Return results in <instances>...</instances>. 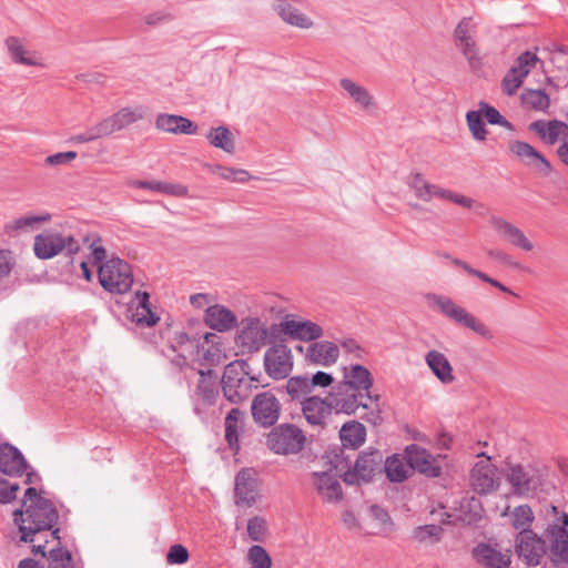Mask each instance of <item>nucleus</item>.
Instances as JSON below:
<instances>
[{"mask_svg": "<svg viewBox=\"0 0 568 568\" xmlns=\"http://www.w3.org/2000/svg\"><path fill=\"white\" fill-rule=\"evenodd\" d=\"M266 521L262 517L254 516L248 519L247 534L252 540L262 541L266 534Z\"/></svg>", "mask_w": 568, "mask_h": 568, "instance_id": "4d7b16f0", "label": "nucleus"}, {"mask_svg": "<svg viewBox=\"0 0 568 568\" xmlns=\"http://www.w3.org/2000/svg\"><path fill=\"white\" fill-rule=\"evenodd\" d=\"M509 150L526 165L534 166L540 174L548 176L551 173L550 162L529 143L514 141L510 143Z\"/></svg>", "mask_w": 568, "mask_h": 568, "instance_id": "393cba45", "label": "nucleus"}, {"mask_svg": "<svg viewBox=\"0 0 568 568\" xmlns=\"http://www.w3.org/2000/svg\"><path fill=\"white\" fill-rule=\"evenodd\" d=\"M135 298L138 300V306L132 314V320L140 326L151 327L155 325L160 317L151 310L149 293L139 291L135 293Z\"/></svg>", "mask_w": 568, "mask_h": 568, "instance_id": "ea45409f", "label": "nucleus"}, {"mask_svg": "<svg viewBox=\"0 0 568 568\" xmlns=\"http://www.w3.org/2000/svg\"><path fill=\"white\" fill-rule=\"evenodd\" d=\"M244 412L237 407H233L224 419L225 439L230 449L237 452L240 449V429L242 428Z\"/></svg>", "mask_w": 568, "mask_h": 568, "instance_id": "4c0bfd02", "label": "nucleus"}, {"mask_svg": "<svg viewBox=\"0 0 568 568\" xmlns=\"http://www.w3.org/2000/svg\"><path fill=\"white\" fill-rule=\"evenodd\" d=\"M425 362L430 368L432 373L443 384H450L455 381L453 366L443 353L432 349L426 354Z\"/></svg>", "mask_w": 568, "mask_h": 568, "instance_id": "e433bc0d", "label": "nucleus"}, {"mask_svg": "<svg viewBox=\"0 0 568 568\" xmlns=\"http://www.w3.org/2000/svg\"><path fill=\"white\" fill-rule=\"evenodd\" d=\"M383 471L389 481L402 483L408 478L410 468L405 458L395 454L384 459Z\"/></svg>", "mask_w": 568, "mask_h": 568, "instance_id": "79ce46f5", "label": "nucleus"}, {"mask_svg": "<svg viewBox=\"0 0 568 568\" xmlns=\"http://www.w3.org/2000/svg\"><path fill=\"white\" fill-rule=\"evenodd\" d=\"M19 489L18 483H10L4 478H0V504L7 505L13 501Z\"/></svg>", "mask_w": 568, "mask_h": 568, "instance_id": "052dcab7", "label": "nucleus"}, {"mask_svg": "<svg viewBox=\"0 0 568 568\" xmlns=\"http://www.w3.org/2000/svg\"><path fill=\"white\" fill-rule=\"evenodd\" d=\"M33 250L38 258L49 260L63 250L68 255L73 256L80 251V244L72 235L47 231L34 237ZM71 262H73V257H71Z\"/></svg>", "mask_w": 568, "mask_h": 568, "instance_id": "1a4fd4ad", "label": "nucleus"}, {"mask_svg": "<svg viewBox=\"0 0 568 568\" xmlns=\"http://www.w3.org/2000/svg\"><path fill=\"white\" fill-rule=\"evenodd\" d=\"M273 428L266 436V446L276 455H296L305 443L306 436L304 432L296 425L283 423Z\"/></svg>", "mask_w": 568, "mask_h": 568, "instance_id": "20e7f679", "label": "nucleus"}, {"mask_svg": "<svg viewBox=\"0 0 568 568\" xmlns=\"http://www.w3.org/2000/svg\"><path fill=\"white\" fill-rule=\"evenodd\" d=\"M220 378L213 369H200L199 379L192 395L193 412L202 420H206V412L203 407L213 406L220 396Z\"/></svg>", "mask_w": 568, "mask_h": 568, "instance_id": "6e6552de", "label": "nucleus"}, {"mask_svg": "<svg viewBox=\"0 0 568 568\" xmlns=\"http://www.w3.org/2000/svg\"><path fill=\"white\" fill-rule=\"evenodd\" d=\"M486 254L505 264V265H508V266H511V267H518L519 264L513 258L511 255H509L508 253L504 252L503 250H499V248H488L486 250Z\"/></svg>", "mask_w": 568, "mask_h": 568, "instance_id": "774afa93", "label": "nucleus"}, {"mask_svg": "<svg viewBox=\"0 0 568 568\" xmlns=\"http://www.w3.org/2000/svg\"><path fill=\"white\" fill-rule=\"evenodd\" d=\"M538 58L535 53L530 51H525L521 53L515 64L508 70L506 75L503 79L501 87L503 91L507 95H513L520 88L524 82V79L528 75L530 68H532Z\"/></svg>", "mask_w": 568, "mask_h": 568, "instance_id": "412c9836", "label": "nucleus"}, {"mask_svg": "<svg viewBox=\"0 0 568 568\" xmlns=\"http://www.w3.org/2000/svg\"><path fill=\"white\" fill-rule=\"evenodd\" d=\"M489 222L494 230L511 245L527 252L534 248V244L528 240L524 232L505 219L491 216Z\"/></svg>", "mask_w": 568, "mask_h": 568, "instance_id": "c756f323", "label": "nucleus"}, {"mask_svg": "<svg viewBox=\"0 0 568 568\" xmlns=\"http://www.w3.org/2000/svg\"><path fill=\"white\" fill-rule=\"evenodd\" d=\"M196 336L193 339H197L196 347L199 354L201 353L202 359L211 366L220 364L221 359L225 356L222 343L217 342L220 337L209 332L202 335L196 334Z\"/></svg>", "mask_w": 568, "mask_h": 568, "instance_id": "7c9ffc66", "label": "nucleus"}, {"mask_svg": "<svg viewBox=\"0 0 568 568\" xmlns=\"http://www.w3.org/2000/svg\"><path fill=\"white\" fill-rule=\"evenodd\" d=\"M250 365L244 359H236L224 367L220 384L224 398L231 404L237 405L244 402L257 388L258 381L250 376Z\"/></svg>", "mask_w": 568, "mask_h": 568, "instance_id": "7ed1b4c3", "label": "nucleus"}, {"mask_svg": "<svg viewBox=\"0 0 568 568\" xmlns=\"http://www.w3.org/2000/svg\"><path fill=\"white\" fill-rule=\"evenodd\" d=\"M506 480L511 486V493L521 497L535 496L541 485L537 470L520 464L509 466Z\"/></svg>", "mask_w": 568, "mask_h": 568, "instance_id": "2eb2a0df", "label": "nucleus"}, {"mask_svg": "<svg viewBox=\"0 0 568 568\" xmlns=\"http://www.w3.org/2000/svg\"><path fill=\"white\" fill-rule=\"evenodd\" d=\"M384 456L378 449H372L361 453L352 469L345 471L343 480L349 485H361L369 483L376 475L383 473Z\"/></svg>", "mask_w": 568, "mask_h": 568, "instance_id": "9d476101", "label": "nucleus"}, {"mask_svg": "<svg viewBox=\"0 0 568 568\" xmlns=\"http://www.w3.org/2000/svg\"><path fill=\"white\" fill-rule=\"evenodd\" d=\"M264 368L273 379L286 378L293 369V355L285 344H275L264 354Z\"/></svg>", "mask_w": 568, "mask_h": 568, "instance_id": "dca6fc26", "label": "nucleus"}, {"mask_svg": "<svg viewBox=\"0 0 568 568\" xmlns=\"http://www.w3.org/2000/svg\"><path fill=\"white\" fill-rule=\"evenodd\" d=\"M90 250H91L92 264L98 265V267H100V265H103L104 264L103 261L106 257V250L104 248V246L102 244L101 237H99V236L93 237V240L90 244Z\"/></svg>", "mask_w": 568, "mask_h": 568, "instance_id": "e2e57ef3", "label": "nucleus"}, {"mask_svg": "<svg viewBox=\"0 0 568 568\" xmlns=\"http://www.w3.org/2000/svg\"><path fill=\"white\" fill-rule=\"evenodd\" d=\"M24 497L26 509H16L13 521L18 526L20 541L32 542L37 534L50 530L57 525L59 513L49 499L39 495L34 487H29Z\"/></svg>", "mask_w": 568, "mask_h": 568, "instance_id": "f257e3e1", "label": "nucleus"}, {"mask_svg": "<svg viewBox=\"0 0 568 568\" xmlns=\"http://www.w3.org/2000/svg\"><path fill=\"white\" fill-rule=\"evenodd\" d=\"M268 331L258 317H245L236 332L235 343L243 354L258 352L267 343Z\"/></svg>", "mask_w": 568, "mask_h": 568, "instance_id": "f8f14e48", "label": "nucleus"}, {"mask_svg": "<svg viewBox=\"0 0 568 568\" xmlns=\"http://www.w3.org/2000/svg\"><path fill=\"white\" fill-rule=\"evenodd\" d=\"M434 196L450 201L464 207H473L475 201L471 197L455 193L450 190L443 189L436 184L427 183L424 190L418 194V199L429 202Z\"/></svg>", "mask_w": 568, "mask_h": 568, "instance_id": "c9c22d12", "label": "nucleus"}, {"mask_svg": "<svg viewBox=\"0 0 568 568\" xmlns=\"http://www.w3.org/2000/svg\"><path fill=\"white\" fill-rule=\"evenodd\" d=\"M346 448L343 445L342 446H335L329 449L328 452V459L332 467L344 475L345 471H348V469H352V457L346 454Z\"/></svg>", "mask_w": 568, "mask_h": 568, "instance_id": "49530a36", "label": "nucleus"}, {"mask_svg": "<svg viewBox=\"0 0 568 568\" xmlns=\"http://www.w3.org/2000/svg\"><path fill=\"white\" fill-rule=\"evenodd\" d=\"M466 121L469 131L471 132L473 136L477 141H484L487 135V130L485 128V123L481 119L480 111H468L466 114Z\"/></svg>", "mask_w": 568, "mask_h": 568, "instance_id": "864d4df0", "label": "nucleus"}, {"mask_svg": "<svg viewBox=\"0 0 568 568\" xmlns=\"http://www.w3.org/2000/svg\"><path fill=\"white\" fill-rule=\"evenodd\" d=\"M535 519L532 509L528 505L517 506L513 511V527L519 531H532L530 526Z\"/></svg>", "mask_w": 568, "mask_h": 568, "instance_id": "09e8293b", "label": "nucleus"}, {"mask_svg": "<svg viewBox=\"0 0 568 568\" xmlns=\"http://www.w3.org/2000/svg\"><path fill=\"white\" fill-rule=\"evenodd\" d=\"M282 405L272 392L256 394L251 403V413L255 424L261 427L274 426L281 416Z\"/></svg>", "mask_w": 568, "mask_h": 568, "instance_id": "4468645a", "label": "nucleus"}, {"mask_svg": "<svg viewBox=\"0 0 568 568\" xmlns=\"http://www.w3.org/2000/svg\"><path fill=\"white\" fill-rule=\"evenodd\" d=\"M235 503L236 505L252 506L257 496L256 481L251 470L242 469L235 476Z\"/></svg>", "mask_w": 568, "mask_h": 568, "instance_id": "72a5a7b5", "label": "nucleus"}, {"mask_svg": "<svg viewBox=\"0 0 568 568\" xmlns=\"http://www.w3.org/2000/svg\"><path fill=\"white\" fill-rule=\"evenodd\" d=\"M546 540L534 531H519L515 538V550L528 566H538L546 555Z\"/></svg>", "mask_w": 568, "mask_h": 568, "instance_id": "a211bd4d", "label": "nucleus"}, {"mask_svg": "<svg viewBox=\"0 0 568 568\" xmlns=\"http://www.w3.org/2000/svg\"><path fill=\"white\" fill-rule=\"evenodd\" d=\"M405 455L410 470L416 469L429 477L440 475V467L434 464L432 455L425 448L410 444L405 448Z\"/></svg>", "mask_w": 568, "mask_h": 568, "instance_id": "bb28decb", "label": "nucleus"}, {"mask_svg": "<svg viewBox=\"0 0 568 568\" xmlns=\"http://www.w3.org/2000/svg\"><path fill=\"white\" fill-rule=\"evenodd\" d=\"M477 456L485 459L474 465L470 471V485L476 493L487 495L495 491L499 486L497 467L490 463V457L485 453H480Z\"/></svg>", "mask_w": 568, "mask_h": 568, "instance_id": "f3484780", "label": "nucleus"}, {"mask_svg": "<svg viewBox=\"0 0 568 568\" xmlns=\"http://www.w3.org/2000/svg\"><path fill=\"white\" fill-rule=\"evenodd\" d=\"M545 538L549 544L546 554L554 568L568 567V514L562 513L554 523L549 524Z\"/></svg>", "mask_w": 568, "mask_h": 568, "instance_id": "0eeeda50", "label": "nucleus"}, {"mask_svg": "<svg viewBox=\"0 0 568 568\" xmlns=\"http://www.w3.org/2000/svg\"><path fill=\"white\" fill-rule=\"evenodd\" d=\"M545 144L554 145L561 142L557 155L568 166V124L559 120H536L528 126Z\"/></svg>", "mask_w": 568, "mask_h": 568, "instance_id": "9b49d317", "label": "nucleus"}, {"mask_svg": "<svg viewBox=\"0 0 568 568\" xmlns=\"http://www.w3.org/2000/svg\"><path fill=\"white\" fill-rule=\"evenodd\" d=\"M247 559L253 568H271L272 559L267 551L258 545H253L247 552Z\"/></svg>", "mask_w": 568, "mask_h": 568, "instance_id": "5fc2aeb1", "label": "nucleus"}, {"mask_svg": "<svg viewBox=\"0 0 568 568\" xmlns=\"http://www.w3.org/2000/svg\"><path fill=\"white\" fill-rule=\"evenodd\" d=\"M190 558L189 550L180 544L172 545L166 554V562L169 565H182Z\"/></svg>", "mask_w": 568, "mask_h": 568, "instance_id": "bf43d9fd", "label": "nucleus"}, {"mask_svg": "<svg viewBox=\"0 0 568 568\" xmlns=\"http://www.w3.org/2000/svg\"><path fill=\"white\" fill-rule=\"evenodd\" d=\"M296 351L304 355V359L313 365L329 367L339 356L338 346L329 341H314L307 346L298 345Z\"/></svg>", "mask_w": 568, "mask_h": 568, "instance_id": "6ab92c4d", "label": "nucleus"}, {"mask_svg": "<svg viewBox=\"0 0 568 568\" xmlns=\"http://www.w3.org/2000/svg\"><path fill=\"white\" fill-rule=\"evenodd\" d=\"M313 486L325 503L335 504L343 499L341 483L327 471L313 473Z\"/></svg>", "mask_w": 568, "mask_h": 568, "instance_id": "cd10ccee", "label": "nucleus"}, {"mask_svg": "<svg viewBox=\"0 0 568 568\" xmlns=\"http://www.w3.org/2000/svg\"><path fill=\"white\" fill-rule=\"evenodd\" d=\"M4 42L9 55L14 63L32 67L40 65L36 59V54L33 52H29L19 38L8 37Z\"/></svg>", "mask_w": 568, "mask_h": 568, "instance_id": "37998d69", "label": "nucleus"}, {"mask_svg": "<svg viewBox=\"0 0 568 568\" xmlns=\"http://www.w3.org/2000/svg\"><path fill=\"white\" fill-rule=\"evenodd\" d=\"M105 138L100 122L87 129V131L73 135L70 141L73 143H89L98 139Z\"/></svg>", "mask_w": 568, "mask_h": 568, "instance_id": "13d9d810", "label": "nucleus"}, {"mask_svg": "<svg viewBox=\"0 0 568 568\" xmlns=\"http://www.w3.org/2000/svg\"><path fill=\"white\" fill-rule=\"evenodd\" d=\"M427 300L433 306H436L440 313L455 323L474 331L487 339L493 337L491 332L484 323L470 314L466 308L456 304L450 297L432 293L427 295Z\"/></svg>", "mask_w": 568, "mask_h": 568, "instance_id": "423d86ee", "label": "nucleus"}, {"mask_svg": "<svg viewBox=\"0 0 568 568\" xmlns=\"http://www.w3.org/2000/svg\"><path fill=\"white\" fill-rule=\"evenodd\" d=\"M301 409L307 424L318 427H324L334 412L329 396L323 398L317 395H312L310 398L303 400Z\"/></svg>", "mask_w": 568, "mask_h": 568, "instance_id": "4be33fe9", "label": "nucleus"}, {"mask_svg": "<svg viewBox=\"0 0 568 568\" xmlns=\"http://www.w3.org/2000/svg\"><path fill=\"white\" fill-rule=\"evenodd\" d=\"M51 219L49 213L43 215H28L18 217L6 224L4 230L8 234H12L14 232L21 230L33 229V226L40 222H47Z\"/></svg>", "mask_w": 568, "mask_h": 568, "instance_id": "8fccbe9b", "label": "nucleus"}, {"mask_svg": "<svg viewBox=\"0 0 568 568\" xmlns=\"http://www.w3.org/2000/svg\"><path fill=\"white\" fill-rule=\"evenodd\" d=\"M308 382L312 387V390H314L315 387L326 388L332 386V384L334 383V377L329 373L318 371L315 374H313L312 377H308Z\"/></svg>", "mask_w": 568, "mask_h": 568, "instance_id": "69168bd1", "label": "nucleus"}, {"mask_svg": "<svg viewBox=\"0 0 568 568\" xmlns=\"http://www.w3.org/2000/svg\"><path fill=\"white\" fill-rule=\"evenodd\" d=\"M144 118V108L141 105L121 108L118 112L100 121L105 136L121 131Z\"/></svg>", "mask_w": 568, "mask_h": 568, "instance_id": "b1692460", "label": "nucleus"}, {"mask_svg": "<svg viewBox=\"0 0 568 568\" xmlns=\"http://www.w3.org/2000/svg\"><path fill=\"white\" fill-rule=\"evenodd\" d=\"M132 186L138 189H146L159 193L184 196L187 193V189L181 184L165 183L161 181H134Z\"/></svg>", "mask_w": 568, "mask_h": 568, "instance_id": "a18cd8bd", "label": "nucleus"}, {"mask_svg": "<svg viewBox=\"0 0 568 568\" xmlns=\"http://www.w3.org/2000/svg\"><path fill=\"white\" fill-rule=\"evenodd\" d=\"M343 371V379L339 383L361 393L372 394L374 378L368 368L361 364H351Z\"/></svg>", "mask_w": 568, "mask_h": 568, "instance_id": "c85d7f7f", "label": "nucleus"}, {"mask_svg": "<svg viewBox=\"0 0 568 568\" xmlns=\"http://www.w3.org/2000/svg\"><path fill=\"white\" fill-rule=\"evenodd\" d=\"M272 9L280 19L295 28L311 29L314 26L313 20L297 9L294 3L302 4L305 0H273Z\"/></svg>", "mask_w": 568, "mask_h": 568, "instance_id": "5701e85b", "label": "nucleus"}, {"mask_svg": "<svg viewBox=\"0 0 568 568\" xmlns=\"http://www.w3.org/2000/svg\"><path fill=\"white\" fill-rule=\"evenodd\" d=\"M479 111L480 113H484L489 124H498L506 129L511 128V123L506 118H504L496 108L487 104L486 102H479Z\"/></svg>", "mask_w": 568, "mask_h": 568, "instance_id": "6e6d98bb", "label": "nucleus"}, {"mask_svg": "<svg viewBox=\"0 0 568 568\" xmlns=\"http://www.w3.org/2000/svg\"><path fill=\"white\" fill-rule=\"evenodd\" d=\"M101 286L111 294H124L132 287L131 266L120 257H111L98 268Z\"/></svg>", "mask_w": 568, "mask_h": 568, "instance_id": "39448f33", "label": "nucleus"}, {"mask_svg": "<svg viewBox=\"0 0 568 568\" xmlns=\"http://www.w3.org/2000/svg\"><path fill=\"white\" fill-rule=\"evenodd\" d=\"M22 453L11 444L0 445V471L10 477L22 476L28 469Z\"/></svg>", "mask_w": 568, "mask_h": 568, "instance_id": "a878e982", "label": "nucleus"}, {"mask_svg": "<svg viewBox=\"0 0 568 568\" xmlns=\"http://www.w3.org/2000/svg\"><path fill=\"white\" fill-rule=\"evenodd\" d=\"M475 24L471 18H463L454 30V39L463 55L468 62L471 71H478L483 67L481 57L474 39Z\"/></svg>", "mask_w": 568, "mask_h": 568, "instance_id": "ddd939ff", "label": "nucleus"}, {"mask_svg": "<svg viewBox=\"0 0 568 568\" xmlns=\"http://www.w3.org/2000/svg\"><path fill=\"white\" fill-rule=\"evenodd\" d=\"M331 405L336 414L356 415L361 409L359 417L376 426L383 422L381 396L378 394L361 393L337 383L332 386L328 393Z\"/></svg>", "mask_w": 568, "mask_h": 568, "instance_id": "f03ea898", "label": "nucleus"}, {"mask_svg": "<svg viewBox=\"0 0 568 568\" xmlns=\"http://www.w3.org/2000/svg\"><path fill=\"white\" fill-rule=\"evenodd\" d=\"M442 534V526L429 524L416 527L413 531V538L418 542L435 544L440 540Z\"/></svg>", "mask_w": 568, "mask_h": 568, "instance_id": "3c124183", "label": "nucleus"}, {"mask_svg": "<svg viewBox=\"0 0 568 568\" xmlns=\"http://www.w3.org/2000/svg\"><path fill=\"white\" fill-rule=\"evenodd\" d=\"M49 568H74L72 554L59 542L48 552Z\"/></svg>", "mask_w": 568, "mask_h": 568, "instance_id": "de8ad7c7", "label": "nucleus"}, {"mask_svg": "<svg viewBox=\"0 0 568 568\" xmlns=\"http://www.w3.org/2000/svg\"><path fill=\"white\" fill-rule=\"evenodd\" d=\"M280 327L285 335L294 341L312 343L324 335V329L317 323L308 320H296L293 315L284 316Z\"/></svg>", "mask_w": 568, "mask_h": 568, "instance_id": "aec40b11", "label": "nucleus"}, {"mask_svg": "<svg viewBox=\"0 0 568 568\" xmlns=\"http://www.w3.org/2000/svg\"><path fill=\"white\" fill-rule=\"evenodd\" d=\"M206 139L211 145L221 149L226 153H233L235 150L234 139L229 128L221 125L212 128L206 134Z\"/></svg>", "mask_w": 568, "mask_h": 568, "instance_id": "c03bdc74", "label": "nucleus"}, {"mask_svg": "<svg viewBox=\"0 0 568 568\" xmlns=\"http://www.w3.org/2000/svg\"><path fill=\"white\" fill-rule=\"evenodd\" d=\"M284 388L288 396V402L298 403L300 405L303 403V400L310 398L313 392L307 375L290 377L286 381Z\"/></svg>", "mask_w": 568, "mask_h": 568, "instance_id": "58836bf2", "label": "nucleus"}, {"mask_svg": "<svg viewBox=\"0 0 568 568\" xmlns=\"http://www.w3.org/2000/svg\"><path fill=\"white\" fill-rule=\"evenodd\" d=\"M205 324L217 332H226L236 326L237 321L234 313L223 305L209 306L204 314Z\"/></svg>", "mask_w": 568, "mask_h": 568, "instance_id": "473e14b6", "label": "nucleus"}, {"mask_svg": "<svg viewBox=\"0 0 568 568\" xmlns=\"http://www.w3.org/2000/svg\"><path fill=\"white\" fill-rule=\"evenodd\" d=\"M221 176L227 181L244 183L247 182L251 176L250 173L246 170L242 169H231V168H223Z\"/></svg>", "mask_w": 568, "mask_h": 568, "instance_id": "338daca9", "label": "nucleus"}, {"mask_svg": "<svg viewBox=\"0 0 568 568\" xmlns=\"http://www.w3.org/2000/svg\"><path fill=\"white\" fill-rule=\"evenodd\" d=\"M178 116L175 114L160 113L155 119V126L158 130L163 132L173 133L175 132V125H178Z\"/></svg>", "mask_w": 568, "mask_h": 568, "instance_id": "680f3d73", "label": "nucleus"}, {"mask_svg": "<svg viewBox=\"0 0 568 568\" xmlns=\"http://www.w3.org/2000/svg\"><path fill=\"white\" fill-rule=\"evenodd\" d=\"M474 559L484 568H510L511 558L488 544L480 542L473 549Z\"/></svg>", "mask_w": 568, "mask_h": 568, "instance_id": "2f4dec72", "label": "nucleus"}, {"mask_svg": "<svg viewBox=\"0 0 568 568\" xmlns=\"http://www.w3.org/2000/svg\"><path fill=\"white\" fill-rule=\"evenodd\" d=\"M523 101L537 111H545L550 105L549 95L541 90H528L523 94Z\"/></svg>", "mask_w": 568, "mask_h": 568, "instance_id": "603ef678", "label": "nucleus"}, {"mask_svg": "<svg viewBox=\"0 0 568 568\" xmlns=\"http://www.w3.org/2000/svg\"><path fill=\"white\" fill-rule=\"evenodd\" d=\"M339 85L359 109L367 112L376 109L374 97L365 87L348 78L341 79Z\"/></svg>", "mask_w": 568, "mask_h": 568, "instance_id": "f704fd0d", "label": "nucleus"}, {"mask_svg": "<svg viewBox=\"0 0 568 568\" xmlns=\"http://www.w3.org/2000/svg\"><path fill=\"white\" fill-rule=\"evenodd\" d=\"M77 155L78 154L74 151L59 152L47 156L44 162L50 166L64 165L73 161L77 158Z\"/></svg>", "mask_w": 568, "mask_h": 568, "instance_id": "0e129e2a", "label": "nucleus"}, {"mask_svg": "<svg viewBox=\"0 0 568 568\" xmlns=\"http://www.w3.org/2000/svg\"><path fill=\"white\" fill-rule=\"evenodd\" d=\"M339 437L343 446L349 447V450L353 452L365 442L366 429L357 420L346 422L339 430Z\"/></svg>", "mask_w": 568, "mask_h": 568, "instance_id": "a19ab883", "label": "nucleus"}]
</instances>
